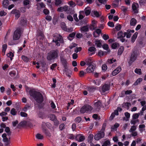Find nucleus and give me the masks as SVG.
<instances>
[{
	"instance_id": "1",
	"label": "nucleus",
	"mask_w": 146,
	"mask_h": 146,
	"mask_svg": "<svg viewBox=\"0 0 146 146\" xmlns=\"http://www.w3.org/2000/svg\"><path fill=\"white\" fill-rule=\"evenodd\" d=\"M29 93L38 103L40 104L43 102V96L40 92L35 90L34 89H32L29 91Z\"/></svg>"
},
{
	"instance_id": "2",
	"label": "nucleus",
	"mask_w": 146,
	"mask_h": 146,
	"mask_svg": "<svg viewBox=\"0 0 146 146\" xmlns=\"http://www.w3.org/2000/svg\"><path fill=\"white\" fill-rule=\"evenodd\" d=\"M58 50L57 49L53 50L48 53L47 59L48 61L54 60L58 57Z\"/></svg>"
},
{
	"instance_id": "3",
	"label": "nucleus",
	"mask_w": 146,
	"mask_h": 146,
	"mask_svg": "<svg viewBox=\"0 0 146 146\" xmlns=\"http://www.w3.org/2000/svg\"><path fill=\"white\" fill-rule=\"evenodd\" d=\"M52 42H55L56 45L59 46L60 45V43H63L64 41L62 37L59 34L54 36Z\"/></svg>"
},
{
	"instance_id": "4",
	"label": "nucleus",
	"mask_w": 146,
	"mask_h": 146,
	"mask_svg": "<svg viewBox=\"0 0 146 146\" xmlns=\"http://www.w3.org/2000/svg\"><path fill=\"white\" fill-rule=\"evenodd\" d=\"M93 109V108L92 106L86 104L82 107L80 110V112L82 113H88L91 112Z\"/></svg>"
},
{
	"instance_id": "5",
	"label": "nucleus",
	"mask_w": 146,
	"mask_h": 146,
	"mask_svg": "<svg viewBox=\"0 0 146 146\" xmlns=\"http://www.w3.org/2000/svg\"><path fill=\"white\" fill-rule=\"evenodd\" d=\"M138 56V54L137 51L136 50L133 51L131 54V56L130 58L129 63L131 64L136 60Z\"/></svg>"
},
{
	"instance_id": "6",
	"label": "nucleus",
	"mask_w": 146,
	"mask_h": 146,
	"mask_svg": "<svg viewBox=\"0 0 146 146\" xmlns=\"http://www.w3.org/2000/svg\"><path fill=\"white\" fill-rule=\"evenodd\" d=\"M21 35V30L20 29H17L14 32L13 40H17L20 38Z\"/></svg>"
},
{
	"instance_id": "7",
	"label": "nucleus",
	"mask_w": 146,
	"mask_h": 146,
	"mask_svg": "<svg viewBox=\"0 0 146 146\" xmlns=\"http://www.w3.org/2000/svg\"><path fill=\"white\" fill-rule=\"evenodd\" d=\"M60 60L62 65L63 66L64 68L63 71L64 72H66L68 68L67 66L68 62L67 61L66 59L64 58L63 57H60Z\"/></svg>"
},
{
	"instance_id": "8",
	"label": "nucleus",
	"mask_w": 146,
	"mask_h": 146,
	"mask_svg": "<svg viewBox=\"0 0 146 146\" xmlns=\"http://www.w3.org/2000/svg\"><path fill=\"white\" fill-rule=\"evenodd\" d=\"M104 136V132L103 131H99L97 134L95 135L94 138L96 140H98L103 138Z\"/></svg>"
},
{
	"instance_id": "9",
	"label": "nucleus",
	"mask_w": 146,
	"mask_h": 146,
	"mask_svg": "<svg viewBox=\"0 0 146 146\" xmlns=\"http://www.w3.org/2000/svg\"><path fill=\"white\" fill-rule=\"evenodd\" d=\"M96 67V65L94 63L90 65L86 69L87 72L88 73H92L94 71Z\"/></svg>"
},
{
	"instance_id": "10",
	"label": "nucleus",
	"mask_w": 146,
	"mask_h": 146,
	"mask_svg": "<svg viewBox=\"0 0 146 146\" xmlns=\"http://www.w3.org/2000/svg\"><path fill=\"white\" fill-rule=\"evenodd\" d=\"M46 124V123H45ZM45 124L44 122H42V129L43 132L47 136L50 137L51 136V133L48 130L46 129L45 126H44V125Z\"/></svg>"
},
{
	"instance_id": "11",
	"label": "nucleus",
	"mask_w": 146,
	"mask_h": 146,
	"mask_svg": "<svg viewBox=\"0 0 146 146\" xmlns=\"http://www.w3.org/2000/svg\"><path fill=\"white\" fill-rule=\"evenodd\" d=\"M102 102L100 100L94 103V107L96 110L99 111L101 107Z\"/></svg>"
},
{
	"instance_id": "12",
	"label": "nucleus",
	"mask_w": 146,
	"mask_h": 146,
	"mask_svg": "<svg viewBox=\"0 0 146 146\" xmlns=\"http://www.w3.org/2000/svg\"><path fill=\"white\" fill-rule=\"evenodd\" d=\"M139 5L138 3L133 2L132 5V8L133 11L135 13H138V10L137 9V7H138Z\"/></svg>"
},
{
	"instance_id": "13",
	"label": "nucleus",
	"mask_w": 146,
	"mask_h": 146,
	"mask_svg": "<svg viewBox=\"0 0 146 146\" xmlns=\"http://www.w3.org/2000/svg\"><path fill=\"white\" fill-rule=\"evenodd\" d=\"M121 70L120 66H119L114 70L112 73V75L113 76H115L118 74Z\"/></svg>"
},
{
	"instance_id": "14",
	"label": "nucleus",
	"mask_w": 146,
	"mask_h": 146,
	"mask_svg": "<svg viewBox=\"0 0 146 146\" xmlns=\"http://www.w3.org/2000/svg\"><path fill=\"white\" fill-rule=\"evenodd\" d=\"M110 86L108 84L104 85L102 88V93H104L106 91H108L110 90Z\"/></svg>"
},
{
	"instance_id": "15",
	"label": "nucleus",
	"mask_w": 146,
	"mask_h": 146,
	"mask_svg": "<svg viewBox=\"0 0 146 146\" xmlns=\"http://www.w3.org/2000/svg\"><path fill=\"white\" fill-rule=\"evenodd\" d=\"M75 139H78V141L79 142L83 141L85 139V138L84 136L80 134H78L77 135Z\"/></svg>"
},
{
	"instance_id": "16",
	"label": "nucleus",
	"mask_w": 146,
	"mask_h": 146,
	"mask_svg": "<svg viewBox=\"0 0 146 146\" xmlns=\"http://www.w3.org/2000/svg\"><path fill=\"white\" fill-rule=\"evenodd\" d=\"M94 137V135L92 134H90L88 137V142L90 143V144H93V143H92V140Z\"/></svg>"
},
{
	"instance_id": "17",
	"label": "nucleus",
	"mask_w": 146,
	"mask_h": 146,
	"mask_svg": "<svg viewBox=\"0 0 146 146\" xmlns=\"http://www.w3.org/2000/svg\"><path fill=\"white\" fill-rule=\"evenodd\" d=\"M138 34V33L137 32H136L132 36L131 40V42L132 43H133L135 41L137 38Z\"/></svg>"
},
{
	"instance_id": "18",
	"label": "nucleus",
	"mask_w": 146,
	"mask_h": 146,
	"mask_svg": "<svg viewBox=\"0 0 146 146\" xmlns=\"http://www.w3.org/2000/svg\"><path fill=\"white\" fill-rule=\"evenodd\" d=\"M85 62L86 64L88 66L94 63L92 58H90L86 59L85 60Z\"/></svg>"
},
{
	"instance_id": "19",
	"label": "nucleus",
	"mask_w": 146,
	"mask_h": 146,
	"mask_svg": "<svg viewBox=\"0 0 146 146\" xmlns=\"http://www.w3.org/2000/svg\"><path fill=\"white\" fill-rule=\"evenodd\" d=\"M9 4L8 0H4L3 2V5L4 7L7 8Z\"/></svg>"
},
{
	"instance_id": "20",
	"label": "nucleus",
	"mask_w": 146,
	"mask_h": 146,
	"mask_svg": "<svg viewBox=\"0 0 146 146\" xmlns=\"http://www.w3.org/2000/svg\"><path fill=\"white\" fill-rule=\"evenodd\" d=\"M76 33L75 32L70 34L68 36V39L70 41H71L73 39V38L74 37Z\"/></svg>"
},
{
	"instance_id": "21",
	"label": "nucleus",
	"mask_w": 146,
	"mask_h": 146,
	"mask_svg": "<svg viewBox=\"0 0 146 146\" xmlns=\"http://www.w3.org/2000/svg\"><path fill=\"white\" fill-rule=\"evenodd\" d=\"M81 31L84 32H87L89 31L88 26L86 25L82 27L81 28Z\"/></svg>"
},
{
	"instance_id": "22",
	"label": "nucleus",
	"mask_w": 146,
	"mask_h": 146,
	"mask_svg": "<svg viewBox=\"0 0 146 146\" xmlns=\"http://www.w3.org/2000/svg\"><path fill=\"white\" fill-rule=\"evenodd\" d=\"M137 23V21L134 18L131 19L130 20V24L131 26H135Z\"/></svg>"
},
{
	"instance_id": "23",
	"label": "nucleus",
	"mask_w": 146,
	"mask_h": 146,
	"mask_svg": "<svg viewBox=\"0 0 146 146\" xmlns=\"http://www.w3.org/2000/svg\"><path fill=\"white\" fill-rule=\"evenodd\" d=\"M92 13H93L95 16L97 17H99L101 15V14H100L98 11H92Z\"/></svg>"
},
{
	"instance_id": "24",
	"label": "nucleus",
	"mask_w": 146,
	"mask_h": 146,
	"mask_svg": "<svg viewBox=\"0 0 146 146\" xmlns=\"http://www.w3.org/2000/svg\"><path fill=\"white\" fill-rule=\"evenodd\" d=\"M142 80L143 79L142 78H139L134 83L133 85L134 86L137 85L139 84L141 82Z\"/></svg>"
},
{
	"instance_id": "25",
	"label": "nucleus",
	"mask_w": 146,
	"mask_h": 146,
	"mask_svg": "<svg viewBox=\"0 0 146 146\" xmlns=\"http://www.w3.org/2000/svg\"><path fill=\"white\" fill-rule=\"evenodd\" d=\"M134 72L139 75H141L142 74L141 70L140 68H136L134 70Z\"/></svg>"
},
{
	"instance_id": "26",
	"label": "nucleus",
	"mask_w": 146,
	"mask_h": 146,
	"mask_svg": "<svg viewBox=\"0 0 146 146\" xmlns=\"http://www.w3.org/2000/svg\"><path fill=\"white\" fill-rule=\"evenodd\" d=\"M123 50L124 47L123 46H121L118 49V54L121 55L123 52Z\"/></svg>"
},
{
	"instance_id": "27",
	"label": "nucleus",
	"mask_w": 146,
	"mask_h": 146,
	"mask_svg": "<svg viewBox=\"0 0 146 146\" xmlns=\"http://www.w3.org/2000/svg\"><path fill=\"white\" fill-rule=\"evenodd\" d=\"M27 21V20L24 19L23 18L21 19L20 21V23L22 26L24 25Z\"/></svg>"
},
{
	"instance_id": "28",
	"label": "nucleus",
	"mask_w": 146,
	"mask_h": 146,
	"mask_svg": "<svg viewBox=\"0 0 146 146\" xmlns=\"http://www.w3.org/2000/svg\"><path fill=\"white\" fill-rule=\"evenodd\" d=\"M31 108V106L28 105H26L23 109V111L26 112L28 110L30 109Z\"/></svg>"
},
{
	"instance_id": "29",
	"label": "nucleus",
	"mask_w": 146,
	"mask_h": 146,
	"mask_svg": "<svg viewBox=\"0 0 146 146\" xmlns=\"http://www.w3.org/2000/svg\"><path fill=\"white\" fill-rule=\"evenodd\" d=\"M7 57L10 58L11 60H12L13 59V58L14 56V55L12 52H10L7 54Z\"/></svg>"
},
{
	"instance_id": "30",
	"label": "nucleus",
	"mask_w": 146,
	"mask_h": 146,
	"mask_svg": "<svg viewBox=\"0 0 146 146\" xmlns=\"http://www.w3.org/2000/svg\"><path fill=\"white\" fill-rule=\"evenodd\" d=\"M123 32L122 31H121L119 32L117 34V37L118 38H123Z\"/></svg>"
},
{
	"instance_id": "31",
	"label": "nucleus",
	"mask_w": 146,
	"mask_h": 146,
	"mask_svg": "<svg viewBox=\"0 0 146 146\" xmlns=\"http://www.w3.org/2000/svg\"><path fill=\"white\" fill-rule=\"evenodd\" d=\"M95 44L98 47H101L102 46V43L100 40H96L95 41Z\"/></svg>"
},
{
	"instance_id": "32",
	"label": "nucleus",
	"mask_w": 146,
	"mask_h": 146,
	"mask_svg": "<svg viewBox=\"0 0 146 146\" xmlns=\"http://www.w3.org/2000/svg\"><path fill=\"white\" fill-rule=\"evenodd\" d=\"M85 13L86 16H88L90 15L91 13V11L89 8H86L84 9Z\"/></svg>"
},
{
	"instance_id": "33",
	"label": "nucleus",
	"mask_w": 146,
	"mask_h": 146,
	"mask_svg": "<svg viewBox=\"0 0 146 146\" xmlns=\"http://www.w3.org/2000/svg\"><path fill=\"white\" fill-rule=\"evenodd\" d=\"M88 91L90 92H93L95 90V88L92 86H90L87 88Z\"/></svg>"
},
{
	"instance_id": "34",
	"label": "nucleus",
	"mask_w": 146,
	"mask_h": 146,
	"mask_svg": "<svg viewBox=\"0 0 146 146\" xmlns=\"http://www.w3.org/2000/svg\"><path fill=\"white\" fill-rule=\"evenodd\" d=\"M37 139H42L44 138L43 136L40 133H37L36 135Z\"/></svg>"
},
{
	"instance_id": "35",
	"label": "nucleus",
	"mask_w": 146,
	"mask_h": 146,
	"mask_svg": "<svg viewBox=\"0 0 146 146\" xmlns=\"http://www.w3.org/2000/svg\"><path fill=\"white\" fill-rule=\"evenodd\" d=\"M21 58L25 62H28L29 60V58L26 56L22 55L21 56Z\"/></svg>"
},
{
	"instance_id": "36",
	"label": "nucleus",
	"mask_w": 146,
	"mask_h": 146,
	"mask_svg": "<svg viewBox=\"0 0 146 146\" xmlns=\"http://www.w3.org/2000/svg\"><path fill=\"white\" fill-rule=\"evenodd\" d=\"M119 126V124L118 123H116L113 126H112L111 129L112 130H114L118 128Z\"/></svg>"
},
{
	"instance_id": "37",
	"label": "nucleus",
	"mask_w": 146,
	"mask_h": 146,
	"mask_svg": "<svg viewBox=\"0 0 146 146\" xmlns=\"http://www.w3.org/2000/svg\"><path fill=\"white\" fill-rule=\"evenodd\" d=\"M110 141L109 140H106L102 146H108L110 145Z\"/></svg>"
},
{
	"instance_id": "38",
	"label": "nucleus",
	"mask_w": 146,
	"mask_h": 146,
	"mask_svg": "<svg viewBox=\"0 0 146 146\" xmlns=\"http://www.w3.org/2000/svg\"><path fill=\"white\" fill-rule=\"evenodd\" d=\"M65 128V125L64 123L61 124L59 126V129L60 131H62Z\"/></svg>"
},
{
	"instance_id": "39",
	"label": "nucleus",
	"mask_w": 146,
	"mask_h": 146,
	"mask_svg": "<svg viewBox=\"0 0 146 146\" xmlns=\"http://www.w3.org/2000/svg\"><path fill=\"white\" fill-rule=\"evenodd\" d=\"M7 48V44H3L2 46V52H5Z\"/></svg>"
},
{
	"instance_id": "40",
	"label": "nucleus",
	"mask_w": 146,
	"mask_h": 146,
	"mask_svg": "<svg viewBox=\"0 0 146 146\" xmlns=\"http://www.w3.org/2000/svg\"><path fill=\"white\" fill-rule=\"evenodd\" d=\"M128 8L123 6L121 7V10L124 13H125L127 11Z\"/></svg>"
},
{
	"instance_id": "41",
	"label": "nucleus",
	"mask_w": 146,
	"mask_h": 146,
	"mask_svg": "<svg viewBox=\"0 0 146 146\" xmlns=\"http://www.w3.org/2000/svg\"><path fill=\"white\" fill-rule=\"evenodd\" d=\"M139 115L140 113H135L132 116L133 119H136L138 118L139 117Z\"/></svg>"
},
{
	"instance_id": "42",
	"label": "nucleus",
	"mask_w": 146,
	"mask_h": 146,
	"mask_svg": "<svg viewBox=\"0 0 146 146\" xmlns=\"http://www.w3.org/2000/svg\"><path fill=\"white\" fill-rule=\"evenodd\" d=\"M16 113L17 111L15 108H13L11 110V113L12 115H16Z\"/></svg>"
},
{
	"instance_id": "43",
	"label": "nucleus",
	"mask_w": 146,
	"mask_h": 146,
	"mask_svg": "<svg viewBox=\"0 0 146 146\" xmlns=\"http://www.w3.org/2000/svg\"><path fill=\"white\" fill-rule=\"evenodd\" d=\"M136 128L135 126L133 125L131 127L130 129L129 130V131L130 132H132L135 131L136 130Z\"/></svg>"
},
{
	"instance_id": "44",
	"label": "nucleus",
	"mask_w": 146,
	"mask_h": 146,
	"mask_svg": "<svg viewBox=\"0 0 146 146\" xmlns=\"http://www.w3.org/2000/svg\"><path fill=\"white\" fill-rule=\"evenodd\" d=\"M75 120L76 123H78L81 121L82 120V118L80 117H78L76 118L75 119Z\"/></svg>"
},
{
	"instance_id": "45",
	"label": "nucleus",
	"mask_w": 146,
	"mask_h": 146,
	"mask_svg": "<svg viewBox=\"0 0 146 146\" xmlns=\"http://www.w3.org/2000/svg\"><path fill=\"white\" fill-rule=\"evenodd\" d=\"M57 66V64L56 63H54L52 64L50 66V69L52 70H54V68H56Z\"/></svg>"
},
{
	"instance_id": "46",
	"label": "nucleus",
	"mask_w": 146,
	"mask_h": 146,
	"mask_svg": "<svg viewBox=\"0 0 146 146\" xmlns=\"http://www.w3.org/2000/svg\"><path fill=\"white\" fill-rule=\"evenodd\" d=\"M62 3L61 0H55V5L58 6L60 4Z\"/></svg>"
},
{
	"instance_id": "47",
	"label": "nucleus",
	"mask_w": 146,
	"mask_h": 146,
	"mask_svg": "<svg viewBox=\"0 0 146 146\" xmlns=\"http://www.w3.org/2000/svg\"><path fill=\"white\" fill-rule=\"evenodd\" d=\"M20 115L22 117H27L28 116V114L23 112H20Z\"/></svg>"
},
{
	"instance_id": "48",
	"label": "nucleus",
	"mask_w": 146,
	"mask_h": 146,
	"mask_svg": "<svg viewBox=\"0 0 146 146\" xmlns=\"http://www.w3.org/2000/svg\"><path fill=\"white\" fill-rule=\"evenodd\" d=\"M103 48L105 50H110L109 49V46L108 44H105L102 46Z\"/></svg>"
},
{
	"instance_id": "49",
	"label": "nucleus",
	"mask_w": 146,
	"mask_h": 146,
	"mask_svg": "<svg viewBox=\"0 0 146 146\" xmlns=\"http://www.w3.org/2000/svg\"><path fill=\"white\" fill-rule=\"evenodd\" d=\"M16 72L14 71H12L10 72L9 73V75L12 77H14L16 75Z\"/></svg>"
},
{
	"instance_id": "50",
	"label": "nucleus",
	"mask_w": 146,
	"mask_h": 146,
	"mask_svg": "<svg viewBox=\"0 0 146 146\" xmlns=\"http://www.w3.org/2000/svg\"><path fill=\"white\" fill-rule=\"evenodd\" d=\"M50 119L53 121H54L55 119H56V116L53 114H52L50 115Z\"/></svg>"
},
{
	"instance_id": "51",
	"label": "nucleus",
	"mask_w": 146,
	"mask_h": 146,
	"mask_svg": "<svg viewBox=\"0 0 146 146\" xmlns=\"http://www.w3.org/2000/svg\"><path fill=\"white\" fill-rule=\"evenodd\" d=\"M107 66L105 64H103L102 66V70L103 71H105L107 70Z\"/></svg>"
},
{
	"instance_id": "52",
	"label": "nucleus",
	"mask_w": 146,
	"mask_h": 146,
	"mask_svg": "<svg viewBox=\"0 0 146 146\" xmlns=\"http://www.w3.org/2000/svg\"><path fill=\"white\" fill-rule=\"evenodd\" d=\"M108 26L111 27H114V24L112 22L109 21L108 23Z\"/></svg>"
},
{
	"instance_id": "53",
	"label": "nucleus",
	"mask_w": 146,
	"mask_h": 146,
	"mask_svg": "<svg viewBox=\"0 0 146 146\" xmlns=\"http://www.w3.org/2000/svg\"><path fill=\"white\" fill-rule=\"evenodd\" d=\"M102 38L105 40H108L109 38L108 35L106 34H104Z\"/></svg>"
},
{
	"instance_id": "54",
	"label": "nucleus",
	"mask_w": 146,
	"mask_h": 146,
	"mask_svg": "<svg viewBox=\"0 0 146 146\" xmlns=\"http://www.w3.org/2000/svg\"><path fill=\"white\" fill-rule=\"evenodd\" d=\"M61 28L64 31L66 30V29L67 27L64 23H63V24H62L61 25Z\"/></svg>"
},
{
	"instance_id": "55",
	"label": "nucleus",
	"mask_w": 146,
	"mask_h": 146,
	"mask_svg": "<svg viewBox=\"0 0 146 146\" xmlns=\"http://www.w3.org/2000/svg\"><path fill=\"white\" fill-rule=\"evenodd\" d=\"M54 123V125L55 126H58L59 124V121L57 119H55L53 121Z\"/></svg>"
},
{
	"instance_id": "56",
	"label": "nucleus",
	"mask_w": 146,
	"mask_h": 146,
	"mask_svg": "<svg viewBox=\"0 0 146 146\" xmlns=\"http://www.w3.org/2000/svg\"><path fill=\"white\" fill-rule=\"evenodd\" d=\"M115 61H116V60L115 59L113 60V58L109 59L108 60V62L110 64H112Z\"/></svg>"
},
{
	"instance_id": "57",
	"label": "nucleus",
	"mask_w": 146,
	"mask_h": 146,
	"mask_svg": "<svg viewBox=\"0 0 146 146\" xmlns=\"http://www.w3.org/2000/svg\"><path fill=\"white\" fill-rule=\"evenodd\" d=\"M68 4L71 6H75V3L72 1H69L68 3Z\"/></svg>"
},
{
	"instance_id": "58",
	"label": "nucleus",
	"mask_w": 146,
	"mask_h": 146,
	"mask_svg": "<svg viewBox=\"0 0 146 146\" xmlns=\"http://www.w3.org/2000/svg\"><path fill=\"white\" fill-rule=\"evenodd\" d=\"M96 48L92 46L88 48V51L91 52H93L96 50Z\"/></svg>"
},
{
	"instance_id": "59",
	"label": "nucleus",
	"mask_w": 146,
	"mask_h": 146,
	"mask_svg": "<svg viewBox=\"0 0 146 146\" xmlns=\"http://www.w3.org/2000/svg\"><path fill=\"white\" fill-rule=\"evenodd\" d=\"M85 74H86V73H85L84 71L81 70L80 72L79 76L80 77H82L84 76Z\"/></svg>"
},
{
	"instance_id": "60",
	"label": "nucleus",
	"mask_w": 146,
	"mask_h": 146,
	"mask_svg": "<svg viewBox=\"0 0 146 146\" xmlns=\"http://www.w3.org/2000/svg\"><path fill=\"white\" fill-rule=\"evenodd\" d=\"M117 43L116 42L113 43L111 45V47L113 49H115L117 47Z\"/></svg>"
},
{
	"instance_id": "61",
	"label": "nucleus",
	"mask_w": 146,
	"mask_h": 146,
	"mask_svg": "<svg viewBox=\"0 0 146 146\" xmlns=\"http://www.w3.org/2000/svg\"><path fill=\"white\" fill-rule=\"evenodd\" d=\"M15 14L16 17L17 18V19L20 17L21 15L20 12L19 10Z\"/></svg>"
},
{
	"instance_id": "62",
	"label": "nucleus",
	"mask_w": 146,
	"mask_h": 146,
	"mask_svg": "<svg viewBox=\"0 0 146 146\" xmlns=\"http://www.w3.org/2000/svg\"><path fill=\"white\" fill-rule=\"evenodd\" d=\"M98 56L101 57L102 56H103V51L100 50L98 53Z\"/></svg>"
},
{
	"instance_id": "63",
	"label": "nucleus",
	"mask_w": 146,
	"mask_h": 146,
	"mask_svg": "<svg viewBox=\"0 0 146 146\" xmlns=\"http://www.w3.org/2000/svg\"><path fill=\"white\" fill-rule=\"evenodd\" d=\"M131 104L129 102H126L124 104L125 106L127 107V109H128L129 108V106L131 105Z\"/></svg>"
},
{
	"instance_id": "64",
	"label": "nucleus",
	"mask_w": 146,
	"mask_h": 146,
	"mask_svg": "<svg viewBox=\"0 0 146 146\" xmlns=\"http://www.w3.org/2000/svg\"><path fill=\"white\" fill-rule=\"evenodd\" d=\"M67 19L68 20L71 21H73V18L70 15L67 16Z\"/></svg>"
}]
</instances>
